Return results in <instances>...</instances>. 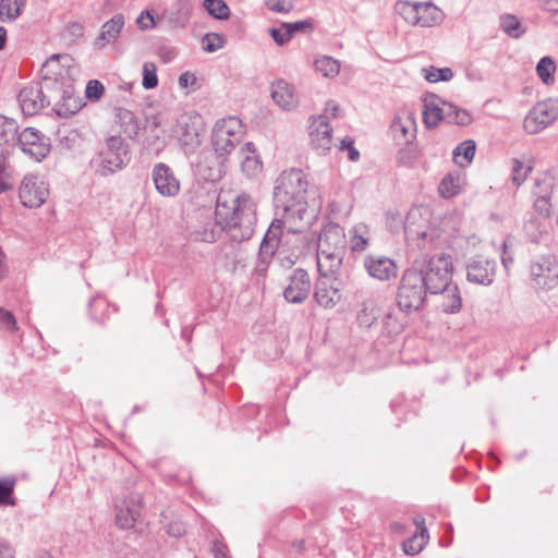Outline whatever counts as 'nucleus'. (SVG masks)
<instances>
[{
  "mask_svg": "<svg viewBox=\"0 0 558 558\" xmlns=\"http://www.w3.org/2000/svg\"><path fill=\"white\" fill-rule=\"evenodd\" d=\"M348 241L344 229L338 223H328L322 230L318 242L317 253L335 252L347 254Z\"/></svg>",
  "mask_w": 558,
  "mask_h": 558,
  "instance_id": "14",
  "label": "nucleus"
},
{
  "mask_svg": "<svg viewBox=\"0 0 558 558\" xmlns=\"http://www.w3.org/2000/svg\"><path fill=\"white\" fill-rule=\"evenodd\" d=\"M125 24L123 14L117 13L109 21L104 23L98 36L95 38L94 46L97 49H104L110 44L116 43Z\"/></svg>",
  "mask_w": 558,
  "mask_h": 558,
  "instance_id": "24",
  "label": "nucleus"
},
{
  "mask_svg": "<svg viewBox=\"0 0 558 558\" xmlns=\"http://www.w3.org/2000/svg\"><path fill=\"white\" fill-rule=\"evenodd\" d=\"M353 140L351 137H344L340 142L339 149L340 150H347L348 157L351 161H357L360 158L359 150L353 146Z\"/></svg>",
  "mask_w": 558,
  "mask_h": 558,
  "instance_id": "54",
  "label": "nucleus"
},
{
  "mask_svg": "<svg viewBox=\"0 0 558 558\" xmlns=\"http://www.w3.org/2000/svg\"><path fill=\"white\" fill-rule=\"evenodd\" d=\"M60 70L56 71L53 81H47L46 87L52 92L53 111L62 118H69L80 111L81 100L74 95V76L77 69L69 54H57Z\"/></svg>",
  "mask_w": 558,
  "mask_h": 558,
  "instance_id": "2",
  "label": "nucleus"
},
{
  "mask_svg": "<svg viewBox=\"0 0 558 558\" xmlns=\"http://www.w3.org/2000/svg\"><path fill=\"white\" fill-rule=\"evenodd\" d=\"M0 558H14V550L10 543L0 538Z\"/></svg>",
  "mask_w": 558,
  "mask_h": 558,
  "instance_id": "63",
  "label": "nucleus"
},
{
  "mask_svg": "<svg viewBox=\"0 0 558 558\" xmlns=\"http://www.w3.org/2000/svg\"><path fill=\"white\" fill-rule=\"evenodd\" d=\"M167 533L173 537H180L185 533V526L180 521L169 523L167 526Z\"/></svg>",
  "mask_w": 558,
  "mask_h": 558,
  "instance_id": "59",
  "label": "nucleus"
},
{
  "mask_svg": "<svg viewBox=\"0 0 558 558\" xmlns=\"http://www.w3.org/2000/svg\"><path fill=\"white\" fill-rule=\"evenodd\" d=\"M243 134V124L236 117L218 120L211 131V144L217 155H229L240 143Z\"/></svg>",
  "mask_w": 558,
  "mask_h": 558,
  "instance_id": "7",
  "label": "nucleus"
},
{
  "mask_svg": "<svg viewBox=\"0 0 558 558\" xmlns=\"http://www.w3.org/2000/svg\"><path fill=\"white\" fill-rule=\"evenodd\" d=\"M463 179L460 174H447L439 184V193L445 198H451L461 191Z\"/></svg>",
  "mask_w": 558,
  "mask_h": 558,
  "instance_id": "36",
  "label": "nucleus"
},
{
  "mask_svg": "<svg viewBox=\"0 0 558 558\" xmlns=\"http://www.w3.org/2000/svg\"><path fill=\"white\" fill-rule=\"evenodd\" d=\"M529 277L535 290L549 291L558 286V258L554 254L533 257L529 263Z\"/></svg>",
  "mask_w": 558,
  "mask_h": 558,
  "instance_id": "8",
  "label": "nucleus"
},
{
  "mask_svg": "<svg viewBox=\"0 0 558 558\" xmlns=\"http://www.w3.org/2000/svg\"><path fill=\"white\" fill-rule=\"evenodd\" d=\"M496 272V263L483 256H476L468 264L466 278L470 282L489 286Z\"/></svg>",
  "mask_w": 558,
  "mask_h": 558,
  "instance_id": "20",
  "label": "nucleus"
},
{
  "mask_svg": "<svg viewBox=\"0 0 558 558\" xmlns=\"http://www.w3.org/2000/svg\"><path fill=\"white\" fill-rule=\"evenodd\" d=\"M142 84L146 89L155 88L158 85L157 69L153 62L144 63Z\"/></svg>",
  "mask_w": 558,
  "mask_h": 558,
  "instance_id": "50",
  "label": "nucleus"
},
{
  "mask_svg": "<svg viewBox=\"0 0 558 558\" xmlns=\"http://www.w3.org/2000/svg\"><path fill=\"white\" fill-rule=\"evenodd\" d=\"M196 83V76L193 73L184 72L179 76V85L182 88H186Z\"/></svg>",
  "mask_w": 558,
  "mask_h": 558,
  "instance_id": "61",
  "label": "nucleus"
},
{
  "mask_svg": "<svg viewBox=\"0 0 558 558\" xmlns=\"http://www.w3.org/2000/svg\"><path fill=\"white\" fill-rule=\"evenodd\" d=\"M328 279L324 277L318 279L314 291V300L324 308L335 307L342 298L337 279H332L331 282Z\"/></svg>",
  "mask_w": 558,
  "mask_h": 558,
  "instance_id": "22",
  "label": "nucleus"
},
{
  "mask_svg": "<svg viewBox=\"0 0 558 558\" xmlns=\"http://www.w3.org/2000/svg\"><path fill=\"white\" fill-rule=\"evenodd\" d=\"M390 133L399 145L409 144L415 136V122L408 111L398 112L391 122Z\"/></svg>",
  "mask_w": 558,
  "mask_h": 558,
  "instance_id": "21",
  "label": "nucleus"
},
{
  "mask_svg": "<svg viewBox=\"0 0 558 558\" xmlns=\"http://www.w3.org/2000/svg\"><path fill=\"white\" fill-rule=\"evenodd\" d=\"M558 116L557 108L548 102H537L524 119L523 126L529 134H536L550 125Z\"/></svg>",
  "mask_w": 558,
  "mask_h": 558,
  "instance_id": "13",
  "label": "nucleus"
},
{
  "mask_svg": "<svg viewBox=\"0 0 558 558\" xmlns=\"http://www.w3.org/2000/svg\"><path fill=\"white\" fill-rule=\"evenodd\" d=\"M57 70H60L59 60L53 54L41 66V81L32 82L20 90L17 101L25 116H34L51 105L52 92L46 87V82L53 81Z\"/></svg>",
  "mask_w": 558,
  "mask_h": 558,
  "instance_id": "4",
  "label": "nucleus"
},
{
  "mask_svg": "<svg viewBox=\"0 0 558 558\" xmlns=\"http://www.w3.org/2000/svg\"><path fill=\"white\" fill-rule=\"evenodd\" d=\"M15 145L37 161H41L50 151L49 138L34 128H25L20 132Z\"/></svg>",
  "mask_w": 558,
  "mask_h": 558,
  "instance_id": "12",
  "label": "nucleus"
},
{
  "mask_svg": "<svg viewBox=\"0 0 558 558\" xmlns=\"http://www.w3.org/2000/svg\"><path fill=\"white\" fill-rule=\"evenodd\" d=\"M307 181L302 170L290 169L277 178L274 190V203L277 210H282V217L276 218L269 226L260 243L256 272L263 275L283 235V230L295 233L291 220H302L306 211Z\"/></svg>",
  "mask_w": 558,
  "mask_h": 558,
  "instance_id": "1",
  "label": "nucleus"
},
{
  "mask_svg": "<svg viewBox=\"0 0 558 558\" xmlns=\"http://www.w3.org/2000/svg\"><path fill=\"white\" fill-rule=\"evenodd\" d=\"M241 169L248 178H256L263 171V162L252 142L245 143L240 149Z\"/></svg>",
  "mask_w": 558,
  "mask_h": 558,
  "instance_id": "26",
  "label": "nucleus"
},
{
  "mask_svg": "<svg viewBox=\"0 0 558 558\" xmlns=\"http://www.w3.org/2000/svg\"><path fill=\"white\" fill-rule=\"evenodd\" d=\"M227 546L220 542L213 544V553L215 558H228Z\"/></svg>",
  "mask_w": 558,
  "mask_h": 558,
  "instance_id": "64",
  "label": "nucleus"
},
{
  "mask_svg": "<svg viewBox=\"0 0 558 558\" xmlns=\"http://www.w3.org/2000/svg\"><path fill=\"white\" fill-rule=\"evenodd\" d=\"M423 120L425 125L432 129L442 120L450 124L468 125L472 122V117L465 109L433 97L430 100H424Z\"/></svg>",
  "mask_w": 558,
  "mask_h": 558,
  "instance_id": "6",
  "label": "nucleus"
},
{
  "mask_svg": "<svg viewBox=\"0 0 558 558\" xmlns=\"http://www.w3.org/2000/svg\"><path fill=\"white\" fill-rule=\"evenodd\" d=\"M533 166L531 163L525 165L519 159L512 160V175L511 180L513 184L520 186L532 172Z\"/></svg>",
  "mask_w": 558,
  "mask_h": 558,
  "instance_id": "48",
  "label": "nucleus"
},
{
  "mask_svg": "<svg viewBox=\"0 0 558 558\" xmlns=\"http://www.w3.org/2000/svg\"><path fill=\"white\" fill-rule=\"evenodd\" d=\"M556 63L549 56L543 57L537 65L536 73L541 81L546 85H551L555 82Z\"/></svg>",
  "mask_w": 558,
  "mask_h": 558,
  "instance_id": "41",
  "label": "nucleus"
},
{
  "mask_svg": "<svg viewBox=\"0 0 558 558\" xmlns=\"http://www.w3.org/2000/svg\"><path fill=\"white\" fill-rule=\"evenodd\" d=\"M428 289L423 278V271L415 268L407 269L399 283L397 303L401 311L411 313L422 307Z\"/></svg>",
  "mask_w": 558,
  "mask_h": 558,
  "instance_id": "5",
  "label": "nucleus"
},
{
  "mask_svg": "<svg viewBox=\"0 0 558 558\" xmlns=\"http://www.w3.org/2000/svg\"><path fill=\"white\" fill-rule=\"evenodd\" d=\"M117 118L119 119V121L123 128V132L129 137H134L137 134L138 125H137L135 116L132 111L124 109V108H119L117 110Z\"/></svg>",
  "mask_w": 558,
  "mask_h": 558,
  "instance_id": "42",
  "label": "nucleus"
},
{
  "mask_svg": "<svg viewBox=\"0 0 558 558\" xmlns=\"http://www.w3.org/2000/svg\"><path fill=\"white\" fill-rule=\"evenodd\" d=\"M26 5V0H0V22H15Z\"/></svg>",
  "mask_w": 558,
  "mask_h": 558,
  "instance_id": "30",
  "label": "nucleus"
},
{
  "mask_svg": "<svg viewBox=\"0 0 558 558\" xmlns=\"http://www.w3.org/2000/svg\"><path fill=\"white\" fill-rule=\"evenodd\" d=\"M396 11L404 19L405 22L412 25H418V13L417 2L412 3L409 1H399L396 4Z\"/></svg>",
  "mask_w": 558,
  "mask_h": 558,
  "instance_id": "44",
  "label": "nucleus"
},
{
  "mask_svg": "<svg viewBox=\"0 0 558 558\" xmlns=\"http://www.w3.org/2000/svg\"><path fill=\"white\" fill-rule=\"evenodd\" d=\"M151 179L160 195L174 197L179 194L180 181L168 165L163 162L156 163L151 171Z\"/></svg>",
  "mask_w": 558,
  "mask_h": 558,
  "instance_id": "17",
  "label": "nucleus"
},
{
  "mask_svg": "<svg viewBox=\"0 0 558 558\" xmlns=\"http://www.w3.org/2000/svg\"><path fill=\"white\" fill-rule=\"evenodd\" d=\"M314 65L316 72L320 73L324 77H335L340 72L339 61L329 56L318 57Z\"/></svg>",
  "mask_w": 558,
  "mask_h": 558,
  "instance_id": "38",
  "label": "nucleus"
},
{
  "mask_svg": "<svg viewBox=\"0 0 558 558\" xmlns=\"http://www.w3.org/2000/svg\"><path fill=\"white\" fill-rule=\"evenodd\" d=\"M311 27H312V24L306 21H299V22H294V23H283L282 24L283 31H287L288 35H290L291 37L295 33L303 32Z\"/></svg>",
  "mask_w": 558,
  "mask_h": 558,
  "instance_id": "56",
  "label": "nucleus"
},
{
  "mask_svg": "<svg viewBox=\"0 0 558 558\" xmlns=\"http://www.w3.org/2000/svg\"><path fill=\"white\" fill-rule=\"evenodd\" d=\"M379 317V310L374 301L365 300L357 314V323L362 327H371Z\"/></svg>",
  "mask_w": 558,
  "mask_h": 558,
  "instance_id": "37",
  "label": "nucleus"
},
{
  "mask_svg": "<svg viewBox=\"0 0 558 558\" xmlns=\"http://www.w3.org/2000/svg\"><path fill=\"white\" fill-rule=\"evenodd\" d=\"M268 8L274 12L288 13L292 10L293 5L290 2L278 0L274 3H269Z\"/></svg>",
  "mask_w": 558,
  "mask_h": 558,
  "instance_id": "60",
  "label": "nucleus"
},
{
  "mask_svg": "<svg viewBox=\"0 0 558 558\" xmlns=\"http://www.w3.org/2000/svg\"><path fill=\"white\" fill-rule=\"evenodd\" d=\"M15 482V477L0 478V506H15L13 497Z\"/></svg>",
  "mask_w": 558,
  "mask_h": 558,
  "instance_id": "46",
  "label": "nucleus"
},
{
  "mask_svg": "<svg viewBox=\"0 0 558 558\" xmlns=\"http://www.w3.org/2000/svg\"><path fill=\"white\" fill-rule=\"evenodd\" d=\"M203 5L217 20H226L230 15V9L223 0H204Z\"/></svg>",
  "mask_w": 558,
  "mask_h": 558,
  "instance_id": "47",
  "label": "nucleus"
},
{
  "mask_svg": "<svg viewBox=\"0 0 558 558\" xmlns=\"http://www.w3.org/2000/svg\"><path fill=\"white\" fill-rule=\"evenodd\" d=\"M351 233L350 245L353 252H362L366 250L369 242V230L365 223L355 225Z\"/></svg>",
  "mask_w": 558,
  "mask_h": 558,
  "instance_id": "35",
  "label": "nucleus"
},
{
  "mask_svg": "<svg viewBox=\"0 0 558 558\" xmlns=\"http://www.w3.org/2000/svg\"><path fill=\"white\" fill-rule=\"evenodd\" d=\"M338 110H339V106L333 100H329L326 104L325 113L320 114L319 117H325V121H327L329 118L337 117Z\"/></svg>",
  "mask_w": 558,
  "mask_h": 558,
  "instance_id": "62",
  "label": "nucleus"
},
{
  "mask_svg": "<svg viewBox=\"0 0 558 558\" xmlns=\"http://www.w3.org/2000/svg\"><path fill=\"white\" fill-rule=\"evenodd\" d=\"M271 98L281 109L287 111L293 110L299 105V97L294 87L283 80L272 84Z\"/></svg>",
  "mask_w": 558,
  "mask_h": 558,
  "instance_id": "25",
  "label": "nucleus"
},
{
  "mask_svg": "<svg viewBox=\"0 0 558 558\" xmlns=\"http://www.w3.org/2000/svg\"><path fill=\"white\" fill-rule=\"evenodd\" d=\"M174 132L183 145L198 144L201 117L187 112L180 114L177 119V126Z\"/></svg>",
  "mask_w": 558,
  "mask_h": 558,
  "instance_id": "19",
  "label": "nucleus"
},
{
  "mask_svg": "<svg viewBox=\"0 0 558 558\" xmlns=\"http://www.w3.org/2000/svg\"><path fill=\"white\" fill-rule=\"evenodd\" d=\"M19 134L16 122L13 119L0 116V144L15 146Z\"/></svg>",
  "mask_w": 558,
  "mask_h": 558,
  "instance_id": "34",
  "label": "nucleus"
},
{
  "mask_svg": "<svg viewBox=\"0 0 558 558\" xmlns=\"http://www.w3.org/2000/svg\"><path fill=\"white\" fill-rule=\"evenodd\" d=\"M345 254L317 253V269L322 277L337 279Z\"/></svg>",
  "mask_w": 558,
  "mask_h": 558,
  "instance_id": "27",
  "label": "nucleus"
},
{
  "mask_svg": "<svg viewBox=\"0 0 558 558\" xmlns=\"http://www.w3.org/2000/svg\"><path fill=\"white\" fill-rule=\"evenodd\" d=\"M129 145L120 136H110L99 154L98 172L107 177L122 170L130 161Z\"/></svg>",
  "mask_w": 558,
  "mask_h": 558,
  "instance_id": "9",
  "label": "nucleus"
},
{
  "mask_svg": "<svg viewBox=\"0 0 558 558\" xmlns=\"http://www.w3.org/2000/svg\"><path fill=\"white\" fill-rule=\"evenodd\" d=\"M48 195V183L41 177L27 174L23 178L19 187V197L25 207H40L47 201Z\"/></svg>",
  "mask_w": 558,
  "mask_h": 558,
  "instance_id": "11",
  "label": "nucleus"
},
{
  "mask_svg": "<svg viewBox=\"0 0 558 558\" xmlns=\"http://www.w3.org/2000/svg\"><path fill=\"white\" fill-rule=\"evenodd\" d=\"M105 87L98 80H90L85 88V96L88 99L99 100L104 95Z\"/></svg>",
  "mask_w": 558,
  "mask_h": 558,
  "instance_id": "52",
  "label": "nucleus"
},
{
  "mask_svg": "<svg viewBox=\"0 0 558 558\" xmlns=\"http://www.w3.org/2000/svg\"><path fill=\"white\" fill-rule=\"evenodd\" d=\"M548 223L538 217L529 218L523 225L525 238L532 243H538L547 232Z\"/></svg>",
  "mask_w": 558,
  "mask_h": 558,
  "instance_id": "31",
  "label": "nucleus"
},
{
  "mask_svg": "<svg viewBox=\"0 0 558 558\" xmlns=\"http://www.w3.org/2000/svg\"><path fill=\"white\" fill-rule=\"evenodd\" d=\"M452 277L451 257L446 254L433 256L427 263V269L423 272L428 292L438 294L450 286Z\"/></svg>",
  "mask_w": 558,
  "mask_h": 558,
  "instance_id": "10",
  "label": "nucleus"
},
{
  "mask_svg": "<svg viewBox=\"0 0 558 558\" xmlns=\"http://www.w3.org/2000/svg\"><path fill=\"white\" fill-rule=\"evenodd\" d=\"M554 187V179L549 175H544L541 179L535 180L533 195L534 210L542 218L547 221L553 213L551 193Z\"/></svg>",
  "mask_w": 558,
  "mask_h": 558,
  "instance_id": "15",
  "label": "nucleus"
},
{
  "mask_svg": "<svg viewBox=\"0 0 558 558\" xmlns=\"http://www.w3.org/2000/svg\"><path fill=\"white\" fill-rule=\"evenodd\" d=\"M215 214L217 222L228 228L233 239L244 240L253 235L256 210L250 195L240 194L231 204L218 199Z\"/></svg>",
  "mask_w": 558,
  "mask_h": 558,
  "instance_id": "3",
  "label": "nucleus"
},
{
  "mask_svg": "<svg viewBox=\"0 0 558 558\" xmlns=\"http://www.w3.org/2000/svg\"><path fill=\"white\" fill-rule=\"evenodd\" d=\"M499 27L509 37L518 39L525 33V27L519 17L513 14H501L499 16Z\"/></svg>",
  "mask_w": 558,
  "mask_h": 558,
  "instance_id": "32",
  "label": "nucleus"
},
{
  "mask_svg": "<svg viewBox=\"0 0 558 558\" xmlns=\"http://www.w3.org/2000/svg\"><path fill=\"white\" fill-rule=\"evenodd\" d=\"M364 267L372 278L379 281L393 279L398 274L395 260L383 255H367L364 258Z\"/></svg>",
  "mask_w": 558,
  "mask_h": 558,
  "instance_id": "18",
  "label": "nucleus"
},
{
  "mask_svg": "<svg viewBox=\"0 0 558 558\" xmlns=\"http://www.w3.org/2000/svg\"><path fill=\"white\" fill-rule=\"evenodd\" d=\"M422 73L424 78L430 83L449 82L453 77V72L450 68L438 69L430 65L423 68Z\"/></svg>",
  "mask_w": 558,
  "mask_h": 558,
  "instance_id": "45",
  "label": "nucleus"
},
{
  "mask_svg": "<svg viewBox=\"0 0 558 558\" xmlns=\"http://www.w3.org/2000/svg\"><path fill=\"white\" fill-rule=\"evenodd\" d=\"M138 512L130 507H121L116 514V523L121 529H131L135 521Z\"/></svg>",
  "mask_w": 558,
  "mask_h": 558,
  "instance_id": "49",
  "label": "nucleus"
},
{
  "mask_svg": "<svg viewBox=\"0 0 558 558\" xmlns=\"http://www.w3.org/2000/svg\"><path fill=\"white\" fill-rule=\"evenodd\" d=\"M444 294L442 308L446 313H458L462 306V300L457 286H449L447 290L441 292Z\"/></svg>",
  "mask_w": 558,
  "mask_h": 558,
  "instance_id": "39",
  "label": "nucleus"
},
{
  "mask_svg": "<svg viewBox=\"0 0 558 558\" xmlns=\"http://www.w3.org/2000/svg\"><path fill=\"white\" fill-rule=\"evenodd\" d=\"M203 49L207 52H215L225 45V39L217 33H208L203 37Z\"/></svg>",
  "mask_w": 558,
  "mask_h": 558,
  "instance_id": "51",
  "label": "nucleus"
},
{
  "mask_svg": "<svg viewBox=\"0 0 558 558\" xmlns=\"http://www.w3.org/2000/svg\"><path fill=\"white\" fill-rule=\"evenodd\" d=\"M136 23L138 24V27L141 29H150L155 26V20L154 16L150 14L149 11H143L137 20Z\"/></svg>",
  "mask_w": 558,
  "mask_h": 558,
  "instance_id": "57",
  "label": "nucleus"
},
{
  "mask_svg": "<svg viewBox=\"0 0 558 558\" xmlns=\"http://www.w3.org/2000/svg\"><path fill=\"white\" fill-rule=\"evenodd\" d=\"M220 229L217 223L208 219L204 225L195 228L190 232V239L198 242H215L218 238Z\"/></svg>",
  "mask_w": 558,
  "mask_h": 558,
  "instance_id": "33",
  "label": "nucleus"
},
{
  "mask_svg": "<svg viewBox=\"0 0 558 558\" xmlns=\"http://www.w3.org/2000/svg\"><path fill=\"white\" fill-rule=\"evenodd\" d=\"M270 35L279 46L284 45L291 39V36L288 35L287 31H283L282 26L280 28H271Z\"/></svg>",
  "mask_w": 558,
  "mask_h": 558,
  "instance_id": "58",
  "label": "nucleus"
},
{
  "mask_svg": "<svg viewBox=\"0 0 558 558\" xmlns=\"http://www.w3.org/2000/svg\"><path fill=\"white\" fill-rule=\"evenodd\" d=\"M192 5L186 0H178L166 12L167 23L171 28H184L190 22Z\"/></svg>",
  "mask_w": 558,
  "mask_h": 558,
  "instance_id": "28",
  "label": "nucleus"
},
{
  "mask_svg": "<svg viewBox=\"0 0 558 558\" xmlns=\"http://www.w3.org/2000/svg\"><path fill=\"white\" fill-rule=\"evenodd\" d=\"M418 13V26L433 27L442 23L445 19L444 12L430 2H417Z\"/></svg>",
  "mask_w": 558,
  "mask_h": 558,
  "instance_id": "29",
  "label": "nucleus"
},
{
  "mask_svg": "<svg viewBox=\"0 0 558 558\" xmlns=\"http://www.w3.org/2000/svg\"><path fill=\"white\" fill-rule=\"evenodd\" d=\"M311 144L319 155L326 154L331 148V128L325 121V117H317L310 126Z\"/></svg>",
  "mask_w": 558,
  "mask_h": 558,
  "instance_id": "23",
  "label": "nucleus"
},
{
  "mask_svg": "<svg viewBox=\"0 0 558 558\" xmlns=\"http://www.w3.org/2000/svg\"><path fill=\"white\" fill-rule=\"evenodd\" d=\"M165 119H166V113L162 111H158V112L151 113V114L147 113L146 118H145L146 126L149 130L154 131L165 123Z\"/></svg>",
  "mask_w": 558,
  "mask_h": 558,
  "instance_id": "55",
  "label": "nucleus"
},
{
  "mask_svg": "<svg viewBox=\"0 0 558 558\" xmlns=\"http://www.w3.org/2000/svg\"><path fill=\"white\" fill-rule=\"evenodd\" d=\"M427 539V530L426 527H421L420 534H414L410 538L403 542L402 547L407 555H416L418 554L425 546Z\"/></svg>",
  "mask_w": 558,
  "mask_h": 558,
  "instance_id": "43",
  "label": "nucleus"
},
{
  "mask_svg": "<svg viewBox=\"0 0 558 558\" xmlns=\"http://www.w3.org/2000/svg\"><path fill=\"white\" fill-rule=\"evenodd\" d=\"M312 288L310 275L306 270L298 268L289 278V283L283 291L287 302L300 304L310 295Z\"/></svg>",
  "mask_w": 558,
  "mask_h": 558,
  "instance_id": "16",
  "label": "nucleus"
},
{
  "mask_svg": "<svg viewBox=\"0 0 558 558\" xmlns=\"http://www.w3.org/2000/svg\"><path fill=\"white\" fill-rule=\"evenodd\" d=\"M0 327L8 331H14L17 328L13 314L2 307H0Z\"/></svg>",
  "mask_w": 558,
  "mask_h": 558,
  "instance_id": "53",
  "label": "nucleus"
},
{
  "mask_svg": "<svg viewBox=\"0 0 558 558\" xmlns=\"http://www.w3.org/2000/svg\"><path fill=\"white\" fill-rule=\"evenodd\" d=\"M476 145L472 140L459 144L453 150L454 161L460 166L469 165L475 155Z\"/></svg>",
  "mask_w": 558,
  "mask_h": 558,
  "instance_id": "40",
  "label": "nucleus"
}]
</instances>
